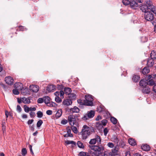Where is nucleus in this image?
<instances>
[{
    "label": "nucleus",
    "mask_w": 156,
    "mask_h": 156,
    "mask_svg": "<svg viewBox=\"0 0 156 156\" xmlns=\"http://www.w3.org/2000/svg\"><path fill=\"white\" fill-rule=\"evenodd\" d=\"M89 143L91 145H94L96 143L93 139H90Z\"/></svg>",
    "instance_id": "c03bdc74"
},
{
    "label": "nucleus",
    "mask_w": 156,
    "mask_h": 156,
    "mask_svg": "<svg viewBox=\"0 0 156 156\" xmlns=\"http://www.w3.org/2000/svg\"><path fill=\"white\" fill-rule=\"evenodd\" d=\"M17 30H19L20 31H23L24 30H27V29L26 28H25L24 27L20 26L18 27V28H17Z\"/></svg>",
    "instance_id": "58836bf2"
},
{
    "label": "nucleus",
    "mask_w": 156,
    "mask_h": 156,
    "mask_svg": "<svg viewBox=\"0 0 156 156\" xmlns=\"http://www.w3.org/2000/svg\"><path fill=\"white\" fill-rule=\"evenodd\" d=\"M0 85L4 88L5 89V85L3 84L2 82H0Z\"/></svg>",
    "instance_id": "338daca9"
},
{
    "label": "nucleus",
    "mask_w": 156,
    "mask_h": 156,
    "mask_svg": "<svg viewBox=\"0 0 156 156\" xmlns=\"http://www.w3.org/2000/svg\"><path fill=\"white\" fill-rule=\"evenodd\" d=\"M55 100L57 103H60L62 101L61 99L58 96L55 97Z\"/></svg>",
    "instance_id": "4c0bfd02"
},
{
    "label": "nucleus",
    "mask_w": 156,
    "mask_h": 156,
    "mask_svg": "<svg viewBox=\"0 0 156 156\" xmlns=\"http://www.w3.org/2000/svg\"><path fill=\"white\" fill-rule=\"evenodd\" d=\"M148 85H153L154 84V82L153 80H149L148 81H147Z\"/></svg>",
    "instance_id": "a18cd8bd"
},
{
    "label": "nucleus",
    "mask_w": 156,
    "mask_h": 156,
    "mask_svg": "<svg viewBox=\"0 0 156 156\" xmlns=\"http://www.w3.org/2000/svg\"><path fill=\"white\" fill-rule=\"evenodd\" d=\"M154 60L151 59H148L147 61V65L148 67H152V66L154 63Z\"/></svg>",
    "instance_id": "6ab92c4d"
},
{
    "label": "nucleus",
    "mask_w": 156,
    "mask_h": 156,
    "mask_svg": "<svg viewBox=\"0 0 156 156\" xmlns=\"http://www.w3.org/2000/svg\"><path fill=\"white\" fill-rule=\"evenodd\" d=\"M68 121L70 125H74L76 122V119L73 115H70L68 117Z\"/></svg>",
    "instance_id": "6e6552de"
},
{
    "label": "nucleus",
    "mask_w": 156,
    "mask_h": 156,
    "mask_svg": "<svg viewBox=\"0 0 156 156\" xmlns=\"http://www.w3.org/2000/svg\"><path fill=\"white\" fill-rule=\"evenodd\" d=\"M150 57L152 59L155 60L156 59V51H152L150 54Z\"/></svg>",
    "instance_id": "a878e982"
},
{
    "label": "nucleus",
    "mask_w": 156,
    "mask_h": 156,
    "mask_svg": "<svg viewBox=\"0 0 156 156\" xmlns=\"http://www.w3.org/2000/svg\"><path fill=\"white\" fill-rule=\"evenodd\" d=\"M29 88L30 91L34 92H37L39 90V87L35 85H30Z\"/></svg>",
    "instance_id": "9d476101"
},
{
    "label": "nucleus",
    "mask_w": 156,
    "mask_h": 156,
    "mask_svg": "<svg viewBox=\"0 0 156 156\" xmlns=\"http://www.w3.org/2000/svg\"><path fill=\"white\" fill-rule=\"evenodd\" d=\"M108 132V130L107 128H105L104 130V135L106 136Z\"/></svg>",
    "instance_id": "3c124183"
},
{
    "label": "nucleus",
    "mask_w": 156,
    "mask_h": 156,
    "mask_svg": "<svg viewBox=\"0 0 156 156\" xmlns=\"http://www.w3.org/2000/svg\"><path fill=\"white\" fill-rule=\"evenodd\" d=\"M71 91V88L68 87H65L64 88V94L69 95L70 94Z\"/></svg>",
    "instance_id": "412c9836"
},
{
    "label": "nucleus",
    "mask_w": 156,
    "mask_h": 156,
    "mask_svg": "<svg viewBox=\"0 0 156 156\" xmlns=\"http://www.w3.org/2000/svg\"><path fill=\"white\" fill-rule=\"evenodd\" d=\"M64 87L62 84L57 85V88L58 90H61Z\"/></svg>",
    "instance_id": "5fc2aeb1"
},
{
    "label": "nucleus",
    "mask_w": 156,
    "mask_h": 156,
    "mask_svg": "<svg viewBox=\"0 0 156 156\" xmlns=\"http://www.w3.org/2000/svg\"><path fill=\"white\" fill-rule=\"evenodd\" d=\"M112 152L114 155L117 154L118 153V150L117 148L115 147L112 150Z\"/></svg>",
    "instance_id": "a19ab883"
},
{
    "label": "nucleus",
    "mask_w": 156,
    "mask_h": 156,
    "mask_svg": "<svg viewBox=\"0 0 156 156\" xmlns=\"http://www.w3.org/2000/svg\"><path fill=\"white\" fill-rule=\"evenodd\" d=\"M22 84L20 83H17L15 84V87L17 89H14L12 90L13 93L15 95H18L19 94L20 92L18 91V90H22L23 89Z\"/></svg>",
    "instance_id": "0eeeda50"
},
{
    "label": "nucleus",
    "mask_w": 156,
    "mask_h": 156,
    "mask_svg": "<svg viewBox=\"0 0 156 156\" xmlns=\"http://www.w3.org/2000/svg\"><path fill=\"white\" fill-rule=\"evenodd\" d=\"M70 110L73 113H78L80 111L79 108L76 106H74L73 108H71Z\"/></svg>",
    "instance_id": "4be33fe9"
},
{
    "label": "nucleus",
    "mask_w": 156,
    "mask_h": 156,
    "mask_svg": "<svg viewBox=\"0 0 156 156\" xmlns=\"http://www.w3.org/2000/svg\"><path fill=\"white\" fill-rule=\"evenodd\" d=\"M153 90L155 93H156V85H155L153 87Z\"/></svg>",
    "instance_id": "69168bd1"
},
{
    "label": "nucleus",
    "mask_w": 156,
    "mask_h": 156,
    "mask_svg": "<svg viewBox=\"0 0 156 156\" xmlns=\"http://www.w3.org/2000/svg\"><path fill=\"white\" fill-rule=\"evenodd\" d=\"M101 119V117L100 115H98L96 119V120L97 121L99 120L100 119Z\"/></svg>",
    "instance_id": "0e129e2a"
},
{
    "label": "nucleus",
    "mask_w": 156,
    "mask_h": 156,
    "mask_svg": "<svg viewBox=\"0 0 156 156\" xmlns=\"http://www.w3.org/2000/svg\"><path fill=\"white\" fill-rule=\"evenodd\" d=\"M5 80L6 83L9 85L12 84L14 83V80L10 76L5 77Z\"/></svg>",
    "instance_id": "1a4fd4ad"
},
{
    "label": "nucleus",
    "mask_w": 156,
    "mask_h": 156,
    "mask_svg": "<svg viewBox=\"0 0 156 156\" xmlns=\"http://www.w3.org/2000/svg\"><path fill=\"white\" fill-rule=\"evenodd\" d=\"M17 111L19 113H20L22 111V108L19 105H17L16 108Z\"/></svg>",
    "instance_id": "de8ad7c7"
},
{
    "label": "nucleus",
    "mask_w": 156,
    "mask_h": 156,
    "mask_svg": "<svg viewBox=\"0 0 156 156\" xmlns=\"http://www.w3.org/2000/svg\"><path fill=\"white\" fill-rule=\"evenodd\" d=\"M104 156H112V154L111 153H104Z\"/></svg>",
    "instance_id": "bf43d9fd"
},
{
    "label": "nucleus",
    "mask_w": 156,
    "mask_h": 156,
    "mask_svg": "<svg viewBox=\"0 0 156 156\" xmlns=\"http://www.w3.org/2000/svg\"><path fill=\"white\" fill-rule=\"evenodd\" d=\"M108 146L111 148H113L114 147V145L113 143H108Z\"/></svg>",
    "instance_id": "6e6d98bb"
},
{
    "label": "nucleus",
    "mask_w": 156,
    "mask_h": 156,
    "mask_svg": "<svg viewBox=\"0 0 156 156\" xmlns=\"http://www.w3.org/2000/svg\"><path fill=\"white\" fill-rule=\"evenodd\" d=\"M110 120L114 124H115L117 122V119L114 117H112L110 118Z\"/></svg>",
    "instance_id": "473e14b6"
},
{
    "label": "nucleus",
    "mask_w": 156,
    "mask_h": 156,
    "mask_svg": "<svg viewBox=\"0 0 156 156\" xmlns=\"http://www.w3.org/2000/svg\"><path fill=\"white\" fill-rule=\"evenodd\" d=\"M46 113L47 115H52V112L51 110H48L46 111Z\"/></svg>",
    "instance_id": "4d7b16f0"
},
{
    "label": "nucleus",
    "mask_w": 156,
    "mask_h": 156,
    "mask_svg": "<svg viewBox=\"0 0 156 156\" xmlns=\"http://www.w3.org/2000/svg\"><path fill=\"white\" fill-rule=\"evenodd\" d=\"M30 117L31 118H33L35 115V113L34 112H31L30 113Z\"/></svg>",
    "instance_id": "8fccbe9b"
},
{
    "label": "nucleus",
    "mask_w": 156,
    "mask_h": 156,
    "mask_svg": "<svg viewBox=\"0 0 156 156\" xmlns=\"http://www.w3.org/2000/svg\"><path fill=\"white\" fill-rule=\"evenodd\" d=\"M27 151L25 148H23L22 150V154L23 156H25V155L27 154Z\"/></svg>",
    "instance_id": "79ce46f5"
},
{
    "label": "nucleus",
    "mask_w": 156,
    "mask_h": 156,
    "mask_svg": "<svg viewBox=\"0 0 156 156\" xmlns=\"http://www.w3.org/2000/svg\"><path fill=\"white\" fill-rule=\"evenodd\" d=\"M154 15L150 12L147 11L144 13V18L147 21H152L154 19Z\"/></svg>",
    "instance_id": "423d86ee"
},
{
    "label": "nucleus",
    "mask_w": 156,
    "mask_h": 156,
    "mask_svg": "<svg viewBox=\"0 0 156 156\" xmlns=\"http://www.w3.org/2000/svg\"><path fill=\"white\" fill-rule=\"evenodd\" d=\"M91 129L87 126H83L81 131L82 138L83 140H85L90 135Z\"/></svg>",
    "instance_id": "f03ea898"
},
{
    "label": "nucleus",
    "mask_w": 156,
    "mask_h": 156,
    "mask_svg": "<svg viewBox=\"0 0 156 156\" xmlns=\"http://www.w3.org/2000/svg\"><path fill=\"white\" fill-rule=\"evenodd\" d=\"M126 156H131L130 152L129 151L126 152Z\"/></svg>",
    "instance_id": "774afa93"
},
{
    "label": "nucleus",
    "mask_w": 156,
    "mask_h": 156,
    "mask_svg": "<svg viewBox=\"0 0 156 156\" xmlns=\"http://www.w3.org/2000/svg\"><path fill=\"white\" fill-rule=\"evenodd\" d=\"M68 97L69 98V99L72 101V100H74L75 99L76 96L75 94L71 93L69 95Z\"/></svg>",
    "instance_id": "cd10ccee"
},
{
    "label": "nucleus",
    "mask_w": 156,
    "mask_h": 156,
    "mask_svg": "<svg viewBox=\"0 0 156 156\" xmlns=\"http://www.w3.org/2000/svg\"><path fill=\"white\" fill-rule=\"evenodd\" d=\"M50 98L48 96H45L44 97V103L47 104H48L50 102Z\"/></svg>",
    "instance_id": "7c9ffc66"
},
{
    "label": "nucleus",
    "mask_w": 156,
    "mask_h": 156,
    "mask_svg": "<svg viewBox=\"0 0 156 156\" xmlns=\"http://www.w3.org/2000/svg\"><path fill=\"white\" fill-rule=\"evenodd\" d=\"M37 117L38 118H41L43 116V113L40 111H38L37 112Z\"/></svg>",
    "instance_id": "c9c22d12"
},
{
    "label": "nucleus",
    "mask_w": 156,
    "mask_h": 156,
    "mask_svg": "<svg viewBox=\"0 0 156 156\" xmlns=\"http://www.w3.org/2000/svg\"><path fill=\"white\" fill-rule=\"evenodd\" d=\"M43 122L41 120H39L37 123V127H40L42 124Z\"/></svg>",
    "instance_id": "f704fd0d"
},
{
    "label": "nucleus",
    "mask_w": 156,
    "mask_h": 156,
    "mask_svg": "<svg viewBox=\"0 0 156 156\" xmlns=\"http://www.w3.org/2000/svg\"><path fill=\"white\" fill-rule=\"evenodd\" d=\"M55 89V86L54 85H51L46 87L47 91L49 92H53Z\"/></svg>",
    "instance_id": "4468645a"
},
{
    "label": "nucleus",
    "mask_w": 156,
    "mask_h": 156,
    "mask_svg": "<svg viewBox=\"0 0 156 156\" xmlns=\"http://www.w3.org/2000/svg\"><path fill=\"white\" fill-rule=\"evenodd\" d=\"M128 143L131 145L134 146L136 144L135 140L132 138H130L128 140Z\"/></svg>",
    "instance_id": "aec40b11"
},
{
    "label": "nucleus",
    "mask_w": 156,
    "mask_h": 156,
    "mask_svg": "<svg viewBox=\"0 0 156 156\" xmlns=\"http://www.w3.org/2000/svg\"><path fill=\"white\" fill-rule=\"evenodd\" d=\"M24 111L26 112H28L30 111V108L26 105H24L23 107Z\"/></svg>",
    "instance_id": "ea45409f"
},
{
    "label": "nucleus",
    "mask_w": 156,
    "mask_h": 156,
    "mask_svg": "<svg viewBox=\"0 0 156 156\" xmlns=\"http://www.w3.org/2000/svg\"><path fill=\"white\" fill-rule=\"evenodd\" d=\"M107 123V120L106 119H103L101 121V123H97V125H98V126L100 127H103V126H105Z\"/></svg>",
    "instance_id": "dca6fc26"
},
{
    "label": "nucleus",
    "mask_w": 156,
    "mask_h": 156,
    "mask_svg": "<svg viewBox=\"0 0 156 156\" xmlns=\"http://www.w3.org/2000/svg\"><path fill=\"white\" fill-rule=\"evenodd\" d=\"M62 115V110L61 109L58 110L55 114V117L57 118H59Z\"/></svg>",
    "instance_id": "c756f323"
},
{
    "label": "nucleus",
    "mask_w": 156,
    "mask_h": 156,
    "mask_svg": "<svg viewBox=\"0 0 156 156\" xmlns=\"http://www.w3.org/2000/svg\"><path fill=\"white\" fill-rule=\"evenodd\" d=\"M141 149L145 151H148L150 150L149 146L147 144L142 145L141 147Z\"/></svg>",
    "instance_id": "5701e85b"
},
{
    "label": "nucleus",
    "mask_w": 156,
    "mask_h": 156,
    "mask_svg": "<svg viewBox=\"0 0 156 156\" xmlns=\"http://www.w3.org/2000/svg\"><path fill=\"white\" fill-rule=\"evenodd\" d=\"M94 115V112L91 110L90 112H88L87 113V115H85L84 117V118H86L87 119V117L88 118H93Z\"/></svg>",
    "instance_id": "ddd939ff"
},
{
    "label": "nucleus",
    "mask_w": 156,
    "mask_h": 156,
    "mask_svg": "<svg viewBox=\"0 0 156 156\" xmlns=\"http://www.w3.org/2000/svg\"><path fill=\"white\" fill-rule=\"evenodd\" d=\"M44 101V100L42 98H39L37 100V102L38 103H41Z\"/></svg>",
    "instance_id": "603ef678"
},
{
    "label": "nucleus",
    "mask_w": 156,
    "mask_h": 156,
    "mask_svg": "<svg viewBox=\"0 0 156 156\" xmlns=\"http://www.w3.org/2000/svg\"><path fill=\"white\" fill-rule=\"evenodd\" d=\"M151 91V88L148 86H146L143 87V88L142 90V92L144 94H149Z\"/></svg>",
    "instance_id": "9b49d317"
},
{
    "label": "nucleus",
    "mask_w": 156,
    "mask_h": 156,
    "mask_svg": "<svg viewBox=\"0 0 156 156\" xmlns=\"http://www.w3.org/2000/svg\"><path fill=\"white\" fill-rule=\"evenodd\" d=\"M140 3L144 2L140 6V9L145 13L148 11L149 9L152 12H156V7L153 5L150 0H138Z\"/></svg>",
    "instance_id": "f257e3e1"
},
{
    "label": "nucleus",
    "mask_w": 156,
    "mask_h": 156,
    "mask_svg": "<svg viewBox=\"0 0 156 156\" xmlns=\"http://www.w3.org/2000/svg\"><path fill=\"white\" fill-rule=\"evenodd\" d=\"M67 134L69 135L70 137H72L73 136V134L71 133V130L70 129H67Z\"/></svg>",
    "instance_id": "09e8293b"
},
{
    "label": "nucleus",
    "mask_w": 156,
    "mask_h": 156,
    "mask_svg": "<svg viewBox=\"0 0 156 156\" xmlns=\"http://www.w3.org/2000/svg\"><path fill=\"white\" fill-rule=\"evenodd\" d=\"M87 154V153L86 152L81 151L80 152L79 155L80 156H86Z\"/></svg>",
    "instance_id": "49530a36"
},
{
    "label": "nucleus",
    "mask_w": 156,
    "mask_h": 156,
    "mask_svg": "<svg viewBox=\"0 0 156 156\" xmlns=\"http://www.w3.org/2000/svg\"><path fill=\"white\" fill-rule=\"evenodd\" d=\"M150 72V69L148 67H145L142 70V73L144 74H147Z\"/></svg>",
    "instance_id": "bb28decb"
},
{
    "label": "nucleus",
    "mask_w": 156,
    "mask_h": 156,
    "mask_svg": "<svg viewBox=\"0 0 156 156\" xmlns=\"http://www.w3.org/2000/svg\"><path fill=\"white\" fill-rule=\"evenodd\" d=\"M111 140L116 144H118L119 142V139L117 136L115 135L112 136V137L111 138Z\"/></svg>",
    "instance_id": "b1692460"
},
{
    "label": "nucleus",
    "mask_w": 156,
    "mask_h": 156,
    "mask_svg": "<svg viewBox=\"0 0 156 156\" xmlns=\"http://www.w3.org/2000/svg\"><path fill=\"white\" fill-rule=\"evenodd\" d=\"M89 147L92 150L94 151V152H92V151L90 152V154L93 155H94V156H97V152H100L102 150H103V147L102 146H99L98 145H89Z\"/></svg>",
    "instance_id": "20e7f679"
},
{
    "label": "nucleus",
    "mask_w": 156,
    "mask_h": 156,
    "mask_svg": "<svg viewBox=\"0 0 156 156\" xmlns=\"http://www.w3.org/2000/svg\"><path fill=\"white\" fill-rule=\"evenodd\" d=\"M147 81L146 79H142L139 83L140 86L142 87H144L147 85Z\"/></svg>",
    "instance_id": "f8f14e48"
},
{
    "label": "nucleus",
    "mask_w": 156,
    "mask_h": 156,
    "mask_svg": "<svg viewBox=\"0 0 156 156\" xmlns=\"http://www.w3.org/2000/svg\"><path fill=\"white\" fill-rule=\"evenodd\" d=\"M85 99L84 100V103L85 105L88 106L93 105V98L91 95H86L85 96Z\"/></svg>",
    "instance_id": "39448f33"
},
{
    "label": "nucleus",
    "mask_w": 156,
    "mask_h": 156,
    "mask_svg": "<svg viewBox=\"0 0 156 156\" xmlns=\"http://www.w3.org/2000/svg\"><path fill=\"white\" fill-rule=\"evenodd\" d=\"M54 94L56 97L58 96L60 94V97L61 98H63V95L64 94V92L62 90L59 91H57L54 93Z\"/></svg>",
    "instance_id": "a211bd4d"
},
{
    "label": "nucleus",
    "mask_w": 156,
    "mask_h": 156,
    "mask_svg": "<svg viewBox=\"0 0 156 156\" xmlns=\"http://www.w3.org/2000/svg\"><path fill=\"white\" fill-rule=\"evenodd\" d=\"M66 143L67 144H72L76 145V144L75 142L73 141L67 140L66 141Z\"/></svg>",
    "instance_id": "e433bc0d"
},
{
    "label": "nucleus",
    "mask_w": 156,
    "mask_h": 156,
    "mask_svg": "<svg viewBox=\"0 0 156 156\" xmlns=\"http://www.w3.org/2000/svg\"><path fill=\"white\" fill-rule=\"evenodd\" d=\"M62 103L64 105L68 106L72 104V101L69 99H66L63 101Z\"/></svg>",
    "instance_id": "2eb2a0df"
},
{
    "label": "nucleus",
    "mask_w": 156,
    "mask_h": 156,
    "mask_svg": "<svg viewBox=\"0 0 156 156\" xmlns=\"http://www.w3.org/2000/svg\"><path fill=\"white\" fill-rule=\"evenodd\" d=\"M77 145L79 147L81 148H84V146L83 144L80 141H78L77 143Z\"/></svg>",
    "instance_id": "2f4dec72"
},
{
    "label": "nucleus",
    "mask_w": 156,
    "mask_h": 156,
    "mask_svg": "<svg viewBox=\"0 0 156 156\" xmlns=\"http://www.w3.org/2000/svg\"><path fill=\"white\" fill-rule=\"evenodd\" d=\"M96 143H97L99 145L101 143V139L100 136L98 135L95 136V138H93Z\"/></svg>",
    "instance_id": "f3484780"
},
{
    "label": "nucleus",
    "mask_w": 156,
    "mask_h": 156,
    "mask_svg": "<svg viewBox=\"0 0 156 156\" xmlns=\"http://www.w3.org/2000/svg\"><path fill=\"white\" fill-rule=\"evenodd\" d=\"M68 122V121L65 119H64L62 120L61 122V123L63 125L66 124Z\"/></svg>",
    "instance_id": "864d4df0"
},
{
    "label": "nucleus",
    "mask_w": 156,
    "mask_h": 156,
    "mask_svg": "<svg viewBox=\"0 0 156 156\" xmlns=\"http://www.w3.org/2000/svg\"><path fill=\"white\" fill-rule=\"evenodd\" d=\"M140 78L139 76L134 75L133 76L132 80L134 82H136L138 81Z\"/></svg>",
    "instance_id": "c85d7f7f"
},
{
    "label": "nucleus",
    "mask_w": 156,
    "mask_h": 156,
    "mask_svg": "<svg viewBox=\"0 0 156 156\" xmlns=\"http://www.w3.org/2000/svg\"><path fill=\"white\" fill-rule=\"evenodd\" d=\"M23 102L25 104H29L30 103V99L25 97L22 98Z\"/></svg>",
    "instance_id": "393cba45"
},
{
    "label": "nucleus",
    "mask_w": 156,
    "mask_h": 156,
    "mask_svg": "<svg viewBox=\"0 0 156 156\" xmlns=\"http://www.w3.org/2000/svg\"><path fill=\"white\" fill-rule=\"evenodd\" d=\"M17 99L18 102L19 104L21 103H22V102H23L22 98H17Z\"/></svg>",
    "instance_id": "13d9d810"
},
{
    "label": "nucleus",
    "mask_w": 156,
    "mask_h": 156,
    "mask_svg": "<svg viewBox=\"0 0 156 156\" xmlns=\"http://www.w3.org/2000/svg\"><path fill=\"white\" fill-rule=\"evenodd\" d=\"M36 110V108L35 107H30V111H35Z\"/></svg>",
    "instance_id": "e2e57ef3"
},
{
    "label": "nucleus",
    "mask_w": 156,
    "mask_h": 156,
    "mask_svg": "<svg viewBox=\"0 0 156 156\" xmlns=\"http://www.w3.org/2000/svg\"><path fill=\"white\" fill-rule=\"evenodd\" d=\"M29 148H30V150L31 153L32 154H33L34 153L33 152L32 149V146L30 145H29Z\"/></svg>",
    "instance_id": "680f3d73"
},
{
    "label": "nucleus",
    "mask_w": 156,
    "mask_h": 156,
    "mask_svg": "<svg viewBox=\"0 0 156 156\" xmlns=\"http://www.w3.org/2000/svg\"><path fill=\"white\" fill-rule=\"evenodd\" d=\"M56 105V104L55 103L52 102H50L49 103L47 104L48 106L50 107H55Z\"/></svg>",
    "instance_id": "37998d69"
},
{
    "label": "nucleus",
    "mask_w": 156,
    "mask_h": 156,
    "mask_svg": "<svg viewBox=\"0 0 156 156\" xmlns=\"http://www.w3.org/2000/svg\"><path fill=\"white\" fill-rule=\"evenodd\" d=\"M73 126V125L71 126V129L74 132V133H77L78 132L77 129L76 127Z\"/></svg>",
    "instance_id": "72a5a7b5"
},
{
    "label": "nucleus",
    "mask_w": 156,
    "mask_h": 156,
    "mask_svg": "<svg viewBox=\"0 0 156 156\" xmlns=\"http://www.w3.org/2000/svg\"><path fill=\"white\" fill-rule=\"evenodd\" d=\"M34 121V120L33 119L31 120H29L28 121L27 123L28 125H30V124H31Z\"/></svg>",
    "instance_id": "052dcab7"
},
{
    "label": "nucleus",
    "mask_w": 156,
    "mask_h": 156,
    "mask_svg": "<svg viewBox=\"0 0 156 156\" xmlns=\"http://www.w3.org/2000/svg\"><path fill=\"white\" fill-rule=\"evenodd\" d=\"M123 4L125 5H129L132 8L135 9L138 6V4L135 0H122Z\"/></svg>",
    "instance_id": "7ed1b4c3"
}]
</instances>
